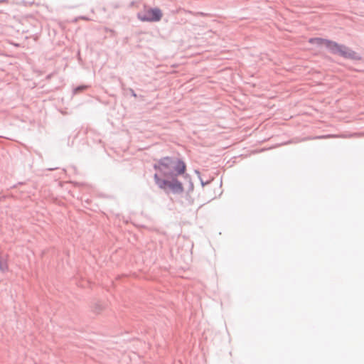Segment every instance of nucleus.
<instances>
[{
	"mask_svg": "<svg viewBox=\"0 0 364 364\" xmlns=\"http://www.w3.org/2000/svg\"><path fill=\"white\" fill-rule=\"evenodd\" d=\"M162 17L159 9H149L138 14V18L142 21H159Z\"/></svg>",
	"mask_w": 364,
	"mask_h": 364,
	"instance_id": "3",
	"label": "nucleus"
},
{
	"mask_svg": "<svg viewBox=\"0 0 364 364\" xmlns=\"http://www.w3.org/2000/svg\"><path fill=\"white\" fill-rule=\"evenodd\" d=\"M328 49L334 54H338L346 58L353 60H360V58L353 50L344 45L338 44L336 42H326Z\"/></svg>",
	"mask_w": 364,
	"mask_h": 364,
	"instance_id": "2",
	"label": "nucleus"
},
{
	"mask_svg": "<svg viewBox=\"0 0 364 364\" xmlns=\"http://www.w3.org/2000/svg\"><path fill=\"white\" fill-rule=\"evenodd\" d=\"M154 168L158 171L154 175V180L160 188L169 189L173 193L183 191L182 183L176 178L177 176L183 174L186 170L183 161L164 157L154 165Z\"/></svg>",
	"mask_w": 364,
	"mask_h": 364,
	"instance_id": "1",
	"label": "nucleus"
},
{
	"mask_svg": "<svg viewBox=\"0 0 364 364\" xmlns=\"http://www.w3.org/2000/svg\"><path fill=\"white\" fill-rule=\"evenodd\" d=\"M310 42L311 43H316V44H318V45H323L325 46L326 48H328V46L327 45L326 42H332L331 41H328V40H326V39H323V38H314V39H311L310 40Z\"/></svg>",
	"mask_w": 364,
	"mask_h": 364,
	"instance_id": "4",
	"label": "nucleus"
},
{
	"mask_svg": "<svg viewBox=\"0 0 364 364\" xmlns=\"http://www.w3.org/2000/svg\"><path fill=\"white\" fill-rule=\"evenodd\" d=\"M86 88H87V87H86V86L79 87L76 88L75 91L77 92V91H78V90H85V89H86Z\"/></svg>",
	"mask_w": 364,
	"mask_h": 364,
	"instance_id": "6",
	"label": "nucleus"
},
{
	"mask_svg": "<svg viewBox=\"0 0 364 364\" xmlns=\"http://www.w3.org/2000/svg\"><path fill=\"white\" fill-rule=\"evenodd\" d=\"M9 266L7 264L6 257L2 259H0V269L2 272H6L8 270Z\"/></svg>",
	"mask_w": 364,
	"mask_h": 364,
	"instance_id": "5",
	"label": "nucleus"
}]
</instances>
